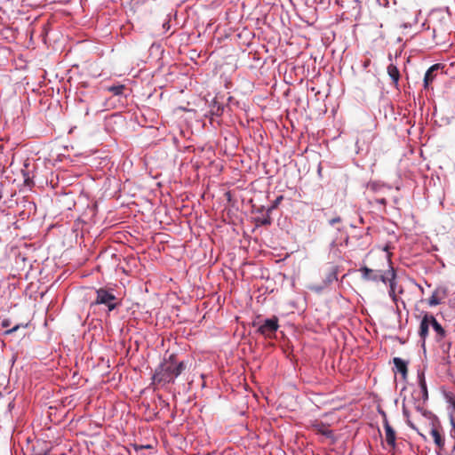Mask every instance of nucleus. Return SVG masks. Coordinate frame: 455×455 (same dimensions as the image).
Listing matches in <instances>:
<instances>
[{
	"mask_svg": "<svg viewBox=\"0 0 455 455\" xmlns=\"http://www.w3.org/2000/svg\"><path fill=\"white\" fill-rule=\"evenodd\" d=\"M186 368V363L178 361L176 355L172 354L168 358H164L156 369L152 377V384L166 387L171 383H174L175 379L181 375Z\"/></svg>",
	"mask_w": 455,
	"mask_h": 455,
	"instance_id": "obj_1",
	"label": "nucleus"
},
{
	"mask_svg": "<svg viewBox=\"0 0 455 455\" xmlns=\"http://www.w3.org/2000/svg\"><path fill=\"white\" fill-rule=\"evenodd\" d=\"M383 267H387V271L384 272V275H380V282L384 283H388V294L391 297L392 300L395 303H396L398 300L397 294L403 293V289L402 286L397 285L396 272L394 267L392 266V261L389 255H384Z\"/></svg>",
	"mask_w": 455,
	"mask_h": 455,
	"instance_id": "obj_2",
	"label": "nucleus"
},
{
	"mask_svg": "<svg viewBox=\"0 0 455 455\" xmlns=\"http://www.w3.org/2000/svg\"><path fill=\"white\" fill-rule=\"evenodd\" d=\"M116 297L111 290L106 288H100L96 290V299L92 303L93 305H104L108 307V311L114 310L117 307Z\"/></svg>",
	"mask_w": 455,
	"mask_h": 455,
	"instance_id": "obj_3",
	"label": "nucleus"
},
{
	"mask_svg": "<svg viewBox=\"0 0 455 455\" xmlns=\"http://www.w3.org/2000/svg\"><path fill=\"white\" fill-rule=\"evenodd\" d=\"M383 257L384 256L380 258V264L377 267L370 268L363 266L359 269L363 280L372 282L380 281V275H384V272L387 271V267H383Z\"/></svg>",
	"mask_w": 455,
	"mask_h": 455,
	"instance_id": "obj_4",
	"label": "nucleus"
},
{
	"mask_svg": "<svg viewBox=\"0 0 455 455\" xmlns=\"http://www.w3.org/2000/svg\"><path fill=\"white\" fill-rule=\"evenodd\" d=\"M279 328L278 318L273 316L264 320V322L258 326L257 332L267 339H272L275 336V332Z\"/></svg>",
	"mask_w": 455,
	"mask_h": 455,
	"instance_id": "obj_5",
	"label": "nucleus"
},
{
	"mask_svg": "<svg viewBox=\"0 0 455 455\" xmlns=\"http://www.w3.org/2000/svg\"><path fill=\"white\" fill-rule=\"evenodd\" d=\"M384 429H385V437L387 443L394 449L395 447V432L393 427L390 426L386 414L384 413Z\"/></svg>",
	"mask_w": 455,
	"mask_h": 455,
	"instance_id": "obj_6",
	"label": "nucleus"
},
{
	"mask_svg": "<svg viewBox=\"0 0 455 455\" xmlns=\"http://www.w3.org/2000/svg\"><path fill=\"white\" fill-rule=\"evenodd\" d=\"M440 68V64H435L431 66L426 72L424 76V88L426 90L429 89V85L434 81L436 74L435 72Z\"/></svg>",
	"mask_w": 455,
	"mask_h": 455,
	"instance_id": "obj_7",
	"label": "nucleus"
},
{
	"mask_svg": "<svg viewBox=\"0 0 455 455\" xmlns=\"http://www.w3.org/2000/svg\"><path fill=\"white\" fill-rule=\"evenodd\" d=\"M311 427L314 431H315L318 434H321L324 436L330 437L331 436V430H330L329 426L322 421L315 420Z\"/></svg>",
	"mask_w": 455,
	"mask_h": 455,
	"instance_id": "obj_8",
	"label": "nucleus"
},
{
	"mask_svg": "<svg viewBox=\"0 0 455 455\" xmlns=\"http://www.w3.org/2000/svg\"><path fill=\"white\" fill-rule=\"evenodd\" d=\"M430 317H431V315L427 313L424 315V316L420 322L419 334L423 340L426 339V338L428 334V329H429V326L431 325Z\"/></svg>",
	"mask_w": 455,
	"mask_h": 455,
	"instance_id": "obj_9",
	"label": "nucleus"
},
{
	"mask_svg": "<svg viewBox=\"0 0 455 455\" xmlns=\"http://www.w3.org/2000/svg\"><path fill=\"white\" fill-rule=\"evenodd\" d=\"M393 361L396 371L401 373L403 378L405 379L408 372L407 363L399 357H395Z\"/></svg>",
	"mask_w": 455,
	"mask_h": 455,
	"instance_id": "obj_10",
	"label": "nucleus"
},
{
	"mask_svg": "<svg viewBox=\"0 0 455 455\" xmlns=\"http://www.w3.org/2000/svg\"><path fill=\"white\" fill-rule=\"evenodd\" d=\"M387 74L390 76V78L392 79L393 83L395 84H397L398 81L400 79V72H399V70H398V68H396L395 65H394V64H389L388 65V67H387Z\"/></svg>",
	"mask_w": 455,
	"mask_h": 455,
	"instance_id": "obj_11",
	"label": "nucleus"
},
{
	"mask_svg": "<svg viewBox=\"0 0 455 455\" xmlns=\"http://www.w3.org/2000/svg\"><path fill=\"white\" fill-rule=\"evenodd\" d=\"M430 435L434 438L435 443L438 446V448L443 449L444 446V439L442 437L438 429L433 427L430 431Z\"/></svg>",
	"mask_w": 455,
	"mask_h": 455,
	"instance_id": "obj_12",
	"label": "nucleus"
},
{
	"mask_svg": "<svg viewBox=\"0 0 455 455\" xmlns=\"http://www.w3.org/2000/svg\"><path fill=\"white\" fill-rule=\"evenodd\" d=\"M430 321H431V325L432 327L434 328V330L436 331V333L438 334V336L440 338H443L444 337L445 335V331L443 330V328L442 327V325L436 321V319L435 318L434 315H431V317H430Z\"/></svg>",
	"mask_w": 455,
	"mask_h": 455,
	"instance_id": "obj_13",
	"label": "nucleus"
},
{
	"mask_svg": "<svg viewBox=\"0 0 455 455\" xmlns=\"http://www.w3.org/2000/svg\"><path fill=\"white\" fill-rule=\"evenodd\" d=\"M419 387H420V389L422 392V398L424 400H427L428 398V394H427V383H426L425 377H424L423 373L419 375Z\"/></svg>",
	"mask_w": 455,
	"mask_h": 455,
	"instance_id": "obj_14",
	"label": "nucleus"
},
{
	"mask_svg": "<svg viewBox=\"0 0 455 455\" xmlns=\"http://www.w3.org/2000/svg\"><path fill=\"white\" fill-rule=\"evenodd\" d=\"M337 279H338V277H337V268L336 267H332L331 269V271L327 274V275L325 277V280L323 282H324L325 285H329L330 283H331L333 281H336Z\"/></svg>",
	"mask_w": 455,
	"mask_h": 455,
	"instance_id": "obj_15",
	"label": "nucleus"
},
{
	"mask_svg": "<svg viewBox=\"0 0 455 455\" xmlns=\"http://www.w3.org/2000/svg\"><path fill=\"white\" fill-rule=\"evenodd\" d=\"M107 90L114 95H122L125 90V86L123 84L112 85L108 87Z\"/></svg>",
	"mask_w": 455,
	"mask_h": 455,
	"instance_id": "obj_16",
	"label": "nucleus"
},
{
	"mask_svg": "<svg viewBox=\"0 0 455 455\" xmlns=\"http://www.w3.org/2000/svg\"><path fill=\"white\" fill-rule=\"evenodd\" d=\"M439 303H440V301H439V299H438V298H437L436 294H433V295L429 298V299H428V304H429L430 306H436V305H438Z\"/></svg>",
	"mask_w": 455,
	"mask_h": 455,
	"instance_id": "obj_17",
	"label": "nucleus"
},
{
	"mask_svg": "<svg viewBox=\"0 0 455 455\" xmlns=\"http://www.w3.org/2000/svg\"><path fill=\"white\" fill-rule=\"evenodd\" d=\"M283 196H278L273 203V205L268 209V211H271L272 209H275L278 206V204L281 203V201L283 200Z\"/></svg>",
	"mask_w": 455,
	"mask_h": 455,
	"instance_id": "obj_18",
	"label": "nucleus"
},
{
	"mask_svg": "<svg viewBox=\"0 0 455 455\" xmlns=\"http://www.w3.org/2000/svg\"><path fill=\"white\" fill-rule=\"evenodd\" d=\"M341 221V219L340 217H335V218H332L331 220H329V224L333 226L335 225L336 223H339Z\"/></svg>",
	"mask_w": 455,
	"mask_h": 455,
	"instance_id": "obj_19",
	"label": "nucleus"
},
{
	"mask_svg": "<svg viewBox=\"0 0 455 455\" xmlns=\"http://www.w3.org/2000/svg\"><path fill=\"white\" fill-rule=\"evenodd\" d=\"M1 325L3 328H8L11 325V321L9 319H4Z\"/></svg>",
	"mask_w": 455,
	"mask_h": 455,
	"instance_id": "obj_20",
	"label": "nucleus"
},
{
	"mask_svg": "<svg viewBox=\"0 0 455 455\" xmlns=\"http://www.w3.org/2000/svg\"><path fill=\"white\" fill-rule=\"evenodd\" d=\"M19 328H20V325L17 324L14 327H12V329L7 330L5 331V334H12V333L15 332Z\"/></svg>",
	"mask_w": 455,
	"mask_h": 455,
	"instance_id": "obj_21",
	"label": "nucleus"
},
{
	"mask_svg": "<svg viewBox=\"0 0 455 455\" xmlns=\"http://www.w3.org/2000/svg\"><path fill=\"white\" fill-rule=\"evenodd\" d=\"M375 202L382 205H386L387 204V200L385 198H376Z\"/></svg>",
	"mask_w": 455,
	"mask_h": 455,
	"instance_id": "obj_22",
	"label": "nucleus"
},
{
	"mask_svg": "<svg viewBox=\"0 0 455 455\" xmlns=\"http://www.w3.org/2000/svg\"><path fill=\"white\" fill-rule=\"evenodd\" d=\"M271 223V220H270V218H266L264 219L262 221H261V224L264 225V226H267V225H270Z\"/></svg>",
	"mask_w": 455,
	"mask_h": 455,
	"instance_id": "obj_23",
	"label": "nucleus"
},
{
	"mask_svg": "<svg viewBox=\"0 0 455 455\" xmlns=\"http://www.w3.org/2000/svg\"><path fill=\"white\" fill-rule=\"evenodd\" d=\"M372 275H379V273H374Z\"/></svg>",
	"mask_w": 455,
	"mask_h": 455,
	"instance_id": "obj_24",
	"label": "nucleus"
},
{
	"mask_svg": "<svg viewBox=\"0 0 455 455\" xmlns=\"http://www.w3.org/2000/svg\"><path fill=\"white\" fill-rule=\"evenodd\" d=\"M252 324H253V326H257L258 325V323H255V322Z\"/></svg>",
	"mask_w": 455,
	"mask_h": 455,
	"instance_id": "obj_25",
	"label": "nucleus"
},
{
	"mask_svg": "<svg viewBox=\"0 0 455 455\" xmlns=\"http://www.w3.org/2000/svg\"><path fill=\"white\" fill-rule=\"evenodd\" d=\"M44 455H49L48 453H44Z\"/></svg>",
	"mask_w": 455,
	"mask_h": 455,
	"instance_id": "obj_26",
	"label": "nucleus"
}]
</instances>
